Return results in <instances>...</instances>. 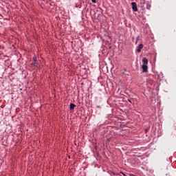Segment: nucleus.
Listing matches in <instances>:
<instances>
[{
  "mask_svg": "<svg viewBox=\"0 0 176 176\" xmlns=\"http://www.w3.org/2000/svg\"><path fill=\"white\" fill-rule=\"evenodd\" d=\"M142 63H143L142 65V72H148V58H143Z\"/></svg>",
  "mask_w": 176,
  "mask_h": 176,
  "instance_id": "1",
  "label": "nucleus"
},
{
  "mask_svg": "<svg viewBox=\"0 0 176 176\" xmlns=\"http://www.w3.org/2000/svg\"><path fill=\"white\" fill-rule=\"evenodd\" d=\"M131 6L133 12H137V10H138V9L137 8V3H135V2H132Z\"/></svg>",
  "mask_w": 176,
  "mask_h": 176,
  "instance_id": "2",
  "label": "nucleus"
},
{
  "mask_svg": "<svg viewBox=\"0 0 176 176\" xmlns=\"http://www.w3.org/2000/svg\"><path fill=\"white\" fill-rule=\"evenodd\" d=\"M142 47H144V45L142 44H140L137 48L138 53H141V50H142Z\"/></svg>",
  "mask_w": 176,
  "mask_h": 176,
  "instance_id": "3",
  "label": "nucleus"
},
{
  "mask_svg": "<svg viewBox=\"0 0 176 176\" xmlns=\"http://www.w3.org/2000/svg\"><path fill=\"white\" fill-rule=\"evenodd\" d=\"M34 62L32 63V65H34V67H38V62H36V58H33Z\"/></svg>",
  "mask_w": 176,
  "mask_h": 176,
  "instance_id": "4",
  "label": "nucleus"
},
{
  "mask_svg": "<svg viewBox=\"0 0 176 176\" xmlns=\"http://www.w3.org/2000/svg\"><path fill=\"white\" fill-rule=\"evenodd\" d=\"M75 107H76V105H75V104L71 103V104H70V107H69L70 111H73V109H75Z\"/></svg>",
  "mask_w": 176,
  "mask_h": 176,
  "instance_id": "5",
  "label": "nucleus"
},
{
  "mask_svg": "<svg viewBox=\"0 0 176 176\" xmlns=\"http://www.w3.org/2000/svg\"><path fill=\"white\" fill-rule=\"evenodd\" d=\"M146 9H148L149 10V9H151V3H146Z\"/></svg>",
  "mask_w": 176,
  "mask_h": 176,
  "instance_id": "6",
  "label": "nucleus"
},
{
  "mask_svg": "<svg viewBox=\"0 0 176 176\" xmlns=\"http://www.w3.org/2000/svg\"><path fill=\"white\" fill-rule=\"evenodd\" d=\"M91 2H93V3H96V0H91Z\"/></svg>",
  "mask_w": 176,
  "mask_h": 176,
  "instance_id": "7",
  "label": "nucleus"
},
{
  "mask_svg": "<svg viewBox=\"0 0 176 176\" xmlns=\"http://www.w3.org/2000/svg\"><path fill=\"white\" fill-rule=\"evenodd\" d=\"M122 174H123V175H124V173H122Z\"/></svg>",
  "mask_w": 176,
  "mask_h": 176,
  "instance_id": "8",
  "label": "nucleus"
}]
</instances>
